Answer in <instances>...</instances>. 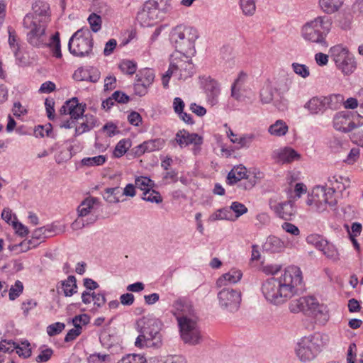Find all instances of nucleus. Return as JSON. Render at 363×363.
<instances>
[{"label": "nucleus", "mask_w": 363, "mask_h": 363, "mask_svg": "<svg viewBox=\"0 0 363 363\" xmlns=\"http://www.w3.org/2000/svg\"><path fill=\"white\" fill-rule=\"evenodd\" d=\"M255 138L254 134H245L239 138H231V142L239 145L240 147H249Z\"/></svg>", "instance_id": "nucleus-49"}, {"label": "nucleus", "mask_w": 363, "mask_h": 363, "mask_svg": "<svg viewBox=\"0 0 363 363\" xmlns=\"http://www.w3.org/2000/svg\"><path fill=\"white\" fill-rule=\"evenodd\" d=\"M88 362L89 363H109L111 362V357L109 354L94 353L89 357Z\"/></svg>", "instance_id": "nucleus-59"}, {"label": "nucleus", "mask_w": 363, "mask_h": 363, "mask_svg": "<svg viewBox=\"0 0 363 363\" xmlns=\"http://www.w3.org/2000/svg\"><path fill=\"white\" fill-rule=\"evenodd\" d=\"M284 247V242L279 238L275 236L268 237L262 245L264 251L271 253L279 252Z\"/></svg>", "instance_id": "nucleus-29"}, {"label": "nucleus", "mask_w": 363, "mask_h": 363, "mask_svg": "<svg viewBox=\"0 0 363 363\" xmlns=\"http://www.w3.org/2000/svg\"><path fill=\"white\" fill-rule=\"evenodd\" d=\"M8 33H9V45L13 52V55L16 57V61L18 63H21L22 62V57L23 55H21V46L19 43L17 41V35L14 29H13L11 27L8 28Z\"/></svg>", "instance_id": "nucleus-27"}, {"label": "nucleus", "mask_w": 363, "mask_h": 363, "mask_svg": "<svg viewBox=\"0 0 363 363\" xmlns=\"http://www.w3.org/2000/svg\"><path fill=\"white\" fill-rule=\"evenodd\" d=\"M16 349V353L19 357L23 356V348L17 346L14 342L7 341L6 340L0 342V351L3 352H11Z\"/></svg>", "instance_id": "nucleus-44"}, {"label": "nucleus", "mask_w": 363, "mask_h": 363, "mask_svg": "<svg viewBox=\"0 0 363 363\" xmlns=\"http://www.w3.org/2000/svg\"><path fill=\"white\" fill-rule=\"evenodd\" d=\"M343 0H320L321 9L328 13H334L342 6Z\"/></svg>", "instance_id": "nucleus-40"}, {"label": "nucleus", "mask_w": 363, "mask_h": 363, "mask_svg": "<svg viewBox=\"0 0 363 363\" xmlns=\"http://www.w3.org/2000/svg\"><path fill=\"white\" fill-rule=\"evenodd\" d=\"M328 21L325 17L318 16L306 22L301 28V36L311 43L327 48L328 44L326 36L329 33V28L326 26Z\"/></svg>", "instance_id": "nucleus-5"}, {"label": "nucleus", "mask_w": 363, "mask_h": 363, "mask_svg": "<svg viewBox=\"0 0 363 363\" xmlns=\"http://www.w3.org/2000/svg\"><path fill=\"white\" fill-rule=\"evenodd\" d=\"M247 174V169L242 165L234 167L228 174L227 183L233 185L245 179Z\"/></svg>", "instance_id": "nucleus-30"}, {"label": "nucleus", "mask_w": 363, "mask_h": 363, "mask_svg": "<svg viewBox=\"0 0 363 363\" xmlns=\"http://www.w3.org/2000/svg\"><path fill=\"white\" fill-rule=\"evenodd\" d=\"M33 15L30 16V18H38L43 19L44 17H48V22L50 21L49 15V4L45 1H36L32 6Z\"/></svg>", "instance_id": "nucleus-32"}, {"label": "nucleus", "mask_w": 363, "mask_h": 363, "mask_svg": "<svg viewBox=\"0 0 363 363\" xmlns=\"http://www.w3.org/2000/svg\"><path fill=\"white\" fill-rule=\"evenodd\" d=\"M322 350L319 335H311L301 337L297 342L295 351L300 361L307 362L313 360Z\"/></svg>", "instance_id": "nucleus-7"}, {"label": "nucleus", "mask_w": 363, "mask_h": 363, "mask_svg": "<svg viewBox=\"0 0 363 363\" xmlns=\"http://www.w3.org/2000/svg\"><path fill=\"white\" fill-rule=\"evenodd\" d=\"M42 230L44 232V235L45 238L52 237L55 235L61 232H62V229L58 228L57 226L52 224L48 225L43 227H40Z\"/></svg>", "instance_id": "nucleus-62"}, {"label": "nucleus", "mask_w": 363, "mask_h": 363, "mask_svg": "<svg viewBox=\"0 0 363 363\" xmlns=\"http://www.w3.org/2000/svg\"><path fill=\"white\" fill-rule=\"evenodd\" d=\"M204 89L208 101L211 105L216 104L220 94L219 84L214 79H209L205 83Z\"/></svg>", "instance_id": "nucleus-25"}, {"label": "nucleus", "mask_w": 363, "mask_h": 363, "mask_svg": "<svg viewBox=\"0 0 363 363\" xmlns=\"http://www.w3.org/2000/svg\"><path fill=\"white\" fill-rule=\"evenodd\" d=\"M269 222V216L266 213H260L256 216L255 225L260 228L263 225H268Z\"/></svg>", "instance_id": "nucleus-64"}, {"label": "nucleus", "mask_w": 363, "mask_h": 363, "mask_svg": "<svg viewBox=\"0 0 363 363\" xmlns=\"http://www.w3.org/2000/svg\"><path fill=\"white\" fill-rule=\"evenodd\" d=\"M60 284V286L57 287V290L61 289L62 292L65 296H72L77 291V280L73 275H69L67 279L61 281ZM58 292H60V291H58Z\"/></svg>", "instance_id": "nucleus-28"}, {"label": "nucleus", "mask_w": 363, "mask_h": 363, "mask_svg": "<svg viewBox=\"0 0 363 363\" xmlns=\"http://www.w3.org/2000/svg\"><path fill=\"white\" fill-rule=\"evenodd\" d=\"M174 308L173 313L179 322V317L187 318H194V311L191 304L186 300L178 299L172 305Z\"/></svg>", "instance_id": "nucleus-22"}, {"label": "nucleus", "mask_w": 363, "mask_h": 363, "mask_svg": "<svg viewBox=\"0 0 363 363\" xmlns=\"http://www.w3.org/2000/svg\"><path fill=\"white\" fill-rule=\"evenodd\" d=\"M328 182L331 186L329 188H325V193L329 191H333V196L337 200V196L335 194L336 190L340 191L349 188L350 186V179L347 177H342L340 175H334L328 178Z\"/></svg>", "instance_id": "nucleus-23"}, {"label": "nucleus", "mask_w": 363, "mask_h": 363, "mask_svg": "<svg viewBox=\"0 0 363 363\" xmlns=\"http://www.w3.org/2000/svg\"><path fill=\"white\" fill-rule=\"evenodd\" d=\"M135 328L139 335L135 340L137 347L160 348L162 345L160 333L162 323L155 318L143 317L136 322Z\"/></svg>", "instance_id": "nucleus-3"}, {"label": "nucleus", "mask_w": 363, "mask_h": 363, "mask_svg": "<svg viewBox=\"0 0 363 363\" xmlns=\"http://www.w3.org/2000/svg\"><path fill=\"white\" fill-rule=\"evenodd\" d=\"M130 146V143L128 140H120L113 151V155L116 157H121L123 156L128 150L129 147Z\"/></svg>", "instance_id": "nucleus-54"}, {"label": "nucleus", "mask_w": 363, "mask_h": 363, "mask_svg": "<svg viewBox=\"0 0 363 363\" xmlns=\"http://www.w3.org/2000/svg\"><path fill=\"white\" fill-rule=\"evenodd\" d=\"M142 199L145 201L156 203H160L162 201V198L160 194L152 189V188L146 191V192H143Z\"/></svg>", "instance_id": "nucleus-51"}, {"label": "nucleus", "mask_w": 363, "mask_h": 363, "mask_svg": "<svg viewBox=\"0 0 363 363\" xmlns=\"http://www.w3.org/2000/svg\"><path fill=\"white\" fill-rule=\"evenodd\" d=\"M247 75L244 73H240L238 77L236 79L231 87V96L236 99H239L240 94L239 89L244 83Z\"/></svg>", "instance_id": "nucleus-52"}, {"label": "nucleus", "mask_w": 363, "mask_h": 363, "mask_svg": "<svg viewBox=\"0 0 363 363\" xmlns=\"http://www.w3.org/2000/svg\"><path fill=\"white\" fill-rule=\"evenodd\" d=\"M307 242L313 245L318 250L324 252L329 242L316 235H311L307 237Z\"/></svg>", "instance_id": "nucleus-48"}, {"label": "nucleus", "mask_w": 363, "mask_h": 363, "mask_svg": "<svg viewBox=\"0 0 363 363\" xmlns=\"http://www.w3.org/2000/svg\"><path fill=\"white\" fill-rule=\"evenodd\" d=\"M302 272L296 266L288 267L279 277H271L262 285L265 299L276 306L281 305L301 291Z\"/></svg>", "instance_id": "nucleus-1"}, {"label": "nucleus", "mask_w": 363, "mask_h": 363, "mask_svg": "<svg viewBox=\"0 0 363 363\" xmlns=\"http://www.w3.org/2000/svg\"><path fill=\"white\" fill-rule=\"evenodd\" d=\"M155 79V74L152 69L145 68L139 72L136 75V81L144 84L147 86H150L153 83Z\"/></svg>", "instance_id": "nucleus-37"}, {"label": "nucleus", "mask_w": 363, "mask_h": 363, "mask_svg": "<svg viewBox=\"0 0 363 363\" xmlns=\"http://www.w3.org/2000/svg\"><path fill=\"white\" fill-rule=\"evenodd\" d=\"M330 53L336 65L342 63L345 58L350 55L348 50L341 45L332 47Z\"/></svg>", "instance_id": "nucleus-34"}, {"label": "nucleus", "mask_w": 363, "mask_h": 363, "mask_svg": "<svg viewBox=\"0 0 363 363\" xmlns=\"http://www.w3.org/2000/svg\"><path fill=\"white\" fill-rule=\"evenodd\" d=\"M363 125V117L351 111H340L333 118V127L342 133H350Z\"/></svg>", "instance_id": "nucleus-10"}, {"label": "nucleus", "mask_w": 363, "mask_h": 363, "mask_svg": "<svg viewBox=\"0 0 363 363\" xmlns=\"http://www.w3.org/2000/svg\"><path fill=\"white\" fill-rule=\"evenodd\" d=\"M45 239L44 232L41 228L35 229L32 235V238L28 240V238L24 239V252L26 250L36 247L41 242V240Z\"/></svg>", "instance_id": "nucleus-33"}, {"label": "nucleus", "mask_w": 363, "mask_h": 363, "mask_svg": "<svg viewBox=\"0 0 363 363\" xmlns=\"http://www.w3.org/2000/svg\"><path fill=\"white\" fill-rule=\"evenodd\" d=\"M88 21L93 32L96 33L101 28L102 20L101 16L96 13H92L89 16Z\"/></svg>", "instance_id": "nucleus-55"}, {"label": "nucleus", "mask_w": 363, "mask_h": 363, "mask_svg": "<svg viewBox=\"0 0 363 363\" xmlns=\"http://www.w3.org/2000/svg\"><path fill=\"white\" fill-rule=\"evenodd\" d=\"M101 77V73L98 69L95 67L77 69L74 74L73 78L77 81H87L92 83L97 82Z\"/></svg>", "instance_id": "nucleus-21"}, {"label": "nucleus", "mask_w": 363, "mask_h": 363, "mask_svg": "<svg viewBox=\"0 0 363 363\" xmlns=\"http://www.w3.org/2000/svg\"><path fill=\"white\" fill-rule=\"evenodd\" d=\"M189 56L186 57L188 58ZM170 68L174 74L178 76L179 79H186L190 77L194 73V65L191 60H182L181 58H174L169 65Z\"/></svg>", "instance_id": "nucleus-16"}, {"label": "nucleus", "mask_w": 363, "mask_h": 363, "mask_svg": "<svg viewBox=\"0 0 363 363\" xmlns=\"http://www.w3.org/2000/svg\"><path fill=\"white\" fill-rule=\"evenodd\" d=\"M95 124L93 122H82L79 125L75 127L74 136L77 137L84 133L88 132L94 127Z\"/></svg>", "instance_id": "nucleus-61"}, {"label": "nucleus", "mask_w": 363, "mask_h": 363, "mask_svg": "<svg viewBox=\"0 0 363 363\" xmlns=\"http://www.w3.org/2000/svg\"><path fill=\"white\" fill-rule=\"evenodd\" d=\"M98 202V199L94 197L86 198L77 208V218L72 223V228L74 230L81 229L90 224H93L96 220V217L91 216L86 220L84 219L91 213L94 205Z\"/></svg>", "instance_id": "nucleus-12"}, {"label": "nucleus", "mask_w": 363, "mask_h": 363, "mask_svg": "<svg viewBox=\"0 0 363 363\" xmlns=\"http://www.w3.org/2000/svg\"><path fill=\"white\" fill-rule=\"evenodd\" d=\"M1 218L6 223L12 225L13 229L20 236L23 235V224L18 222L15 214L9 208H5L1 213Z\"/></svg>", "instance_id": "nucleus-31"}, {"label": "nucleus", "mask_w": 363, "mask_h": 363, "mask_svg": "<svg viewBox=\"0 0 363 363\" xmlns=\"http://www.w3.org/2000/svg\"><path fill=\"white\" fill-rule=\"evenodd\" d=\"M118 194H120L118 187L107 188L104 190L103 197L106 201L114 203L119 202Z\"/></svg>", "instance_id": "nucleus-47"}, {"label": "nucleus", "mask_w": 363, "mask_h": 363, "mask_svg": "<svg viewBox=\"0 0 363 363\" xmlns=\"http://www.w3.org/2000/svg\"><path fill=\"white\" fill-rule=\"evenodd\" d=\"M93 44L91 31L87 28H82L76 31L70 38L68 48L73 55L84 57L91 53Z\"/></svg>", "instance_id": "nucleus-6"}, {"label": "nucleus", "mask_w": 363, "mask_h": 363, "mask_svg": "<svg viewBox=\"0 0 363 363\" xmlns=\"http://www.w3.org/2000/svg\"><path fill=\"white\" fill-rule=\"evenodd\" d=\"M179 326L181 337L185 343L194 345L201 342L202 340L201 331L194 318L179 317Z\"/></svg>", "instance_id": "nucleus-11"}, {"label": "nucleus", "mask_w": 363, "mask_h": 363, "mask_svg": "<svg viewBox=\"0 0 363 363\" xmlns=\"http://www.w3.org/2000/svg\"><path fill=\"white\" fill-rule=\"evenodd\" d=\"M84 106L79 103L77 98L74 97L67 101L60 109L61 115L69 114L74 119H79L83 116Z\"/></svg>", "instance_id": "nucleus-19"}, {"label": "nucleus", "mask_w": 363, "mask_h": 363, "mask_svg": "<svg viewBox=\"0 0 363 363\" xmlns=\"http://www.w3.org/2000/svg\"><path fill=\"white\" fill-rule=\"evenodd\" d=\"M242 273L240 270L233 269L228 272L223 274L216 281L217 288L225 287L229 284L238 283L242 278Z\"/></svg>", "instance_id": "nucleus-24"}, {"label": "nucleus", "mask_w": 363, "mask_h": 363, "mask_svg": "<svg viewBox=\"0 0 363 363\" xmlns=\"http://www.w3.org/2000/svg\"><path fill=\"white\" fill-rule=\"evenodd\" d=\"M323 99V96L313 97L306 104L305 108H308L312 114L322 112L326 108Z\"/></svg>", "instance_id": "nucleus-35"}, {"label": "nucleus", "mask_w": 363, "mask_h": 363, "mask_svg": "<svg viewBox=\"0 0 363 363\" xmlns=\"http://www.w3.org/2000/svg\"><path fill=\"white\" fill-rule=\"evenodd\" d=\"M218 299L221 308L233 312L239 308L241 293L232 288L224 287L218 293Z\"/></svg>", "instance_id": "nucleus-13"}, {"label": "nucleus", "mask_w": 363, "mask_h": 363, "mask_svg": "<svg viewBox=\"0 0 363 363\" xmlns=\"http://www.w3.org/2000/svg\"><path fill=\"white\" fill-rule=\"evenodd\" d=\"M333 191L325 193V187L317 186L313 188L312 194L306 200V204L313 206L315 210L319 213L327 210L328 206L335 208L337 205V199L333 197Z\"/></svg>", "instance_id": "nucleus-9"}, {"label": "nucleus", "mask_w": 363, "mask_h": 363, "mask_svg": "<svg viewBox=\"0 0 363 363\" xmlns=\"http://www.w3.org/2000/svg\"><path fill=\"white\" fill-rule=\"evenodd\" d=\"M65 328L63 323L57 322L53 324L49 325L47 327V333L49 336L52 337L60 334Z\"/></svg>", "instance_id": "nucleus-58"}, {"label": "nucleus", "mask_w": 363, "mask_h": 363, "mask_svg": "<svg viewBox=\"0 0 363 363\" xmlns=\"http://www.w3.org/2000/svg\"><path fill=\"white\" fill-rule=\"evenodd\" d=\"M323 98L325 108H330L333 109L337 108L344 99L343 96L341 94H331L328 96H323Z\"/></svg>", "instance_id": "nucleus-42"}, {"label": "nucleus", "mask_w": 363, "mask_h": 363, "mask_svg": "<svg viewBox=\"0 0 363 363\" xmlns=\"http://www.w3.org/2000/svg\"><path fill=\"white\" fill-rule=\"evenodd\" d=\"M82 301L85 304L91 303L93 301L94 306H96V310L98 308L102 307L106 301L104 294L91 293L90 291H84L82 293Z\"/></svg>", "instance_id": "nucleus-26"}, {"label": "nucleus", "mask_w": 363, "mask_h": 363, "mask_svg": "<svg viewBox=\"0 0 363 363\" xmlns=\"http://www.w3.org/2000/svg\"><path fill=\"white\" fill-rule=\"evenodd\" d=\"M240 6L246 16H252L255 12V0H240Z\"/></svg>", "instance_id": "nucleus-50"}, {"label": "nucleus", "mask_w": 363, "mask_h": 363, "mask_svg": "<svg viewBox=\"0 0 363 363\" xmlns=\"http://www.w3.org/2000/svg\"><path fill=\"white\" fill-rule=\"evenodd\" d=\"M164 140L161 138L149 140L132 149L135 157H140L145 152H151L163 148Z\"/></svg>", "instance_id": "nucleus-20"}, {"label": "nucleus", "mask_w": 363, "mask_h": 363, "mask_svg": "<svg viewBox=\"0 0 363 363\" xmlns=\"http://www.w3.org/2000/svg\"><path fill=\"white\" fill-rule=\"evenodd\" d=\"M336 66L344 74L349 75L354 71L356 62L353 56L350 55L345 58L342 63H340Z\"/></svg>", "instance_id": "nucleus-39"}, {"label": "nucleus", "mask_w": 363, "mask_h": 363, "mask_svg": "<svg viewBox=\"0 0 363 363\" xmlns=\"http://www.w3.org/2000/svg\"><path fill=\"white\" fill-rule=\"evenodd\" d=\"M323 253L333 261H337L339 259V253L333 244L329 243Z\"/></svg>", "instance_id": "nucleus-63"}, {"label": "nucleus", "mask_w": 363, "mask_h": 363, "mask_svg": "<svg viewBox=\"0 0 363 363\" xmlns=\"http://www.w3.org/2000/svg\"><path fill=\"white\" fill-rule=\"evenodd\" d=\"M144 356L135 354H129L123 357L118 363H145Z\"/></svg>", "instance_id": "nucleus-57"}, {"label": "nucleus", "mask_w": 363, "mask_h": 363, "mask_svg": "<svg viewBox=\"0 0 363 363\" xmlns=\"http://www.w3.org/2000/svg\"><path fill=\"white\" fill-rule=\"evenodd\" d=\"M273 159L279 163H291L301 159V155L290 147L279 148L273 152Z\"/></svg>", "instance_id": "nucleus-18"}, {"label": "nucleus", "mask_w": 363, "mask_h": 363, "mask_svg": "<svg viewBox=\"0 0 363 363\" xmlns=\"http://www.w3.org/2000/svg\"><path fill=\"white\" fill-rule=\"evenodd\" d=\"M175 140L182 147L189 145H194L193 152L194 155L200 152V146L203 143V138L201 136L197 133H190L184 129L177 133Z\"/></svg>", "instance_id": "nucleus-15"}, {"label": "nucleus", "mask_w": 363, "mask_h": 363, "mask_svg": "<svg viewBox=\"0 0 363 363\" xmlns=\"http://www.w3.org/2000/svg\"><path fill=\"white\" fill-rule=\"evenodd\" d=\"M34 134L36 137L43 138L45 135L50 138H55V135L52 131V127L50 123L45 125H38L34 130Z\"/></svg>", "instance_id": "nucleus-46"}, {"label": "nucleus", "mask_w": 363, "mask_h": 363, "mask_svg": "<svg viewBox=\"0 0 363 363\" xmlns=\"http://www.w3.org/2000/svg\"><path fill=\"white\" fill-rule=\"evenodd\" d=\"M106 161L105 155H98L92 157H84L82 160L81 163L86 167H95L104 164Z\"/></svg>", "instance_id": "nucleus-43"}, {"label": "nucleus", "mask_w": 363, "mask_h": 363, "mask_svg": "<svg viewBox=\"0 0 363 363\" xmlns=\"http://www.w3.org/2000/svg\"><path fill=\"white\" fill-rule=\"evenodd\" d=\"M260 101L262 104H269L274 98V91L270 82H267L259 93Z\"/></svg>", "instance_id": "nucleus-41"}, {"label": "nucleus", "mask_w": 363, "mask_h": 363, "mask_svg": "<svg viewBox=\"0 0 363 363\" xmlns=\"http://www.w3.org/2000/svg\"><path fill=\"white\" fill-rule=\"evenodd\" d=\"M269 206L279 218L285 220H292L296 212L294 203L291 201L274 204L270 201Z\"/></svg>", "instance_id": "nucleus-17"}, {"label": "nucleus", "mask_w": 363, "mask_h": 363, "mask_svg": "<svg viewBox=\"0 0 363 363\" xmlns=\"http://www.w3.org/2000/svg\"><path fill=\"white\" fill-rule=\"evenodd\" d=\"M289 127L282 120H277L274 124L269 127V133L274 136H284L288 132Z\"/></svg>", "instance_id": "nucleus-36"}, {"label": "nucleus", "mask_w": 363, "mask_h": 363, "mask_svg": "<svg viewBox=\"0 0 363 363\" xmlns=\"http://www.w3.org/2000/svg\"><path fill=\"white\" fill-rule=\"evenodd\" d=\"M119 68L125 74H133L136 72L137 65L130 60H123L120 63Z\"/></svg>", "instance_id": "nucleus-56"}, {"label": "nucleus", "mask_w": 363, "mask_h": 363, "mask_svg": "<svg viewBox=\"0 0 363 363\" xmlns=\"http://www.w3.org/2000/svg\"><path fill=\"white\" fill-rule=\"evenodd\" d=\"M198 30L190 26L179 24L171 29L169 41L175 50L185 57L196 53L195 43L199 38Z\"/></svg>", "instance_id": "nucleus-4"}, {"label": "nucleus", "mask_w": 363, "mask_h": 363, "mask_svg": "<svg viewBox=\"0 0 363 363\" xmlns=\"http://www.w3.org/2000/svg\"><path fill=\"white\" fill-rule=\"evenodd\" d=\"M162 20L156 7L151 1L145 3L143 9L138 13L137 21L143 27L152 26Z\"/></svg>", "instance_id": "nucleus-14"}, {"label": "nucleus", "mask_w": 363, "mask_h": 363, "mask_svg": "<svg viewBox=\"0 0 363 363\" xmlns=\"http://www.w3.org/2000/svg\"><path fill=\"white\" fill-rule=\"evenodd\" d=\"M154 7L157 8L159 14L162 19L165 15L169 13L172 10L171 0H150Z\"/></svg>", "instance_id": "nucleus-38"}, {"label": "nucleus", "mask_w": 363, "mask_h": 363, "mask_svg": "<svg viewBox=\"0 0 363 363\" xmlns=\"http://www.w3.org/2000/svg\"><path fill=\"white\" fill-rule=\"evenodd\" d=\"M326 307L320 304L313 296H303L293 300L289 303V310L292 313L303 312L308 315L318 318L324 315Z\"/></svg>", "instance_id": "nucleus-8"}, {"label": "nucleus", "mask_w": 363, "mask_h": 363, "mask_svg": "<svg viewBox=\"0 0 363 363\" xmlns=\"http://www.w3.org/2000/svg\"><path fill=\"white\" fill-rule=\"evenodd\" d=\"M48 23V17L43 19L30 18L27 14L24 18V26L27 29L26 40L28 43L35 48H49L52 55L56 58H61V44L59 32H56L51 37L46 33Z\"/></svg>", "instance_id": "nucleus-2"}, {"label": "nucleus", "mask_w": 363, "mask_h": 363, "mask_svg": "<svg viewBox=\"0 0 363 363\" xmlns=\"http://www.w3.org/2000/svg\"><path fill=\"white\" fill-rule=\"evenodd\" d=\"M135 185L137 188L140 189L144 192H146V191L153 188L155 184L154 182L152 181L149 177L141 176L135 179Z\"/></svg>", "instance_id": "nucleus-45"}, {"label": "nucleus", "mask_w": 363, "mask_h": 363, "mask_svg": "<svg viewBox=\"0 0 363 363\" xmlns=\"http://www.w3.org/2000/svg\"><path fill=\"white\" fill-rule=\"evenodd\" d=\"M293 71L299 77L306 79L310 75V70L308 67L306 65L294 62L291 65Z\"/></svg>", "instance_id": "nucleus-53"}, {"label": "nucleus", "mask_w": 363, "mask_h": 363, "mask_svg": "<svg viewBox=\"0 0 363 363\" xmlns=\"http://www.w3.org/2000/svg\"><path fill=\"white\" fill-rule=\"evenodd\" d=\"M230 210L235 212V218H238L240 216L247 212V208L244 204L238 201L233 202L230 206Z\"/></svg>", "instance_id": "nucleus-60"}]
</instances>
